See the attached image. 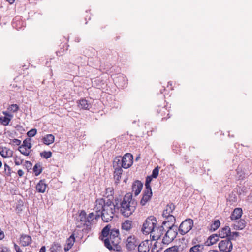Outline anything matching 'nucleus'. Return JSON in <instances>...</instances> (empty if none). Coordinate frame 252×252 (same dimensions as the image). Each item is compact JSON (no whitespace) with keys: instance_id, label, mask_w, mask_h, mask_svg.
Listing matches in <instances>:
<instances>
[{"instance_id":"obj_1","label":"nucleus","mask_w":252,"mask_h":252,"mask_svg":"<svg viewBox=\"0 0 252 252\" xmlns=\"http://www.w3.org/2000/svg\"><path fill=\"white\" fill-rule=\"evenodd\" d=\"M94 210L96 213L95 219L97 220L101 217L102 220L106 222H108L112 220L117 210L113 205L112 197L107 199H97Z\"/></svg>"},{"instance_id":"obj_2","label":"nucleus","mask_w":252,"mask_h":252,"mask_svg":"<svg viewBox=\"0 0 252 252\" xmlns=\"http://www.w3.org/2000/svg\"><path fill=\"white\" fill-rule=\"evenodd\" d=\"M137 204V202L132 199V194L126 193L123 198L119 210L123 216L128 217L135 211Z\"/></svg>"},{"instance_id":"obj_3","label":"nucleus","mask_w":252,"mask_h":252,"mask_svg":"<svg viewBox=\"0 0 252 252\" xmlns=\"http://www.w3.org/2000/svg\"><path fill=\"white\" fill-rule=\"evenodd\" d=\"M119 235L118 229H111L109 237L104 240V244L106 248L109 250L119 251L120 248L119 244L121 242Z\"/></svg>"},{"instance_id":"obj_4","label":"nucleus","mask_w":252,"mask_h":252,"mask_svg":"<svg viewBox=\"0 0 252 252\" xmlns=\"http://www.w3.org/2000/svg\"><path fill=\"white\" fill-rule=\"evenodd\" d=\"M157 219L153 216L148 217L145 220L142 228L143 233L149 234L155 232L156 227Z\"/></svg>"},{"instance_id":"obj_5","label":"nucleus","mask_w":252,"mask_h":252,"mask_svg":"<svg viewBox=\"0 0 252 252\" xmlns=\"http://www.w3.org/2000/svg\"><path fill=\"white\" fill-rule=\"evenodd\" d=\"M167 228L168 230L166 232L162 240V242L164 244H169L174 240L178 234L177 226L171 225L170 226H167Z\"/></svg>"},{"instance_id":"obj_6","label":"nucleus","mask_w":252,"mask_h":252,"mask_svg":"<svg viewBox=\"0 0 252 252\" xmlns=\"http://www.w3.org/2000/svg\"><path fill=\"white\" fill-rule=\"evenodd\" d=\"M193 225V221L192 219H186L180 224L178 228L179 232L182 235H184L192 229Z\"/></svg>"},{"instance_id":"obj_7","label":"nucleus","mask_w":252,"mask_h":252,"mask_svg":"<svg viewBox=\"0 0 252 252\" xmlns=\"http://www.w3.org/2000/svg\"><path fill=\"white\" fill-rule=\"evenodd\" d=\"M218 246L220 251L222 252H231L233 249L232 243L227 238L220 241Z\"/></svg>"},{"instance_id":"obj_8","label":"nucleus","mask_w":252,"mask_h":252,"mask_svg":"<svg viewBox=\"0 0 252 252\" xmlns=\"http://www.w3.org/2000/svg\"><path fill=\"white\" fill-rule=\"evenodd\" d=\"M121 166L125 169L130 167L133 163V156L130 153L126 154L123 157H121Z\"/></svg>"},{"instance_id":"obj_9","label":"nucleus","mask_w":252,"mask_h":252,"mask_svg":"<svg viewBox=\"0 0 252 252\" xmlns=\"http://www.w3.org/2000/svg\"><path fill=\"white\" fill-rule=\"evenodd\" d=\"M139 244V242L135 237L130 236L128 237L126 240V248L129 251L135 250V248Z\"/></svg>"},{"instance_id":"obj_10","label":"nucleus","mask_w":252,"mask_h":252,"mask_svg":"<svg viewBox=\"0 0 252 252\" xmlns=\"http://www.w3.org/2000/svg\"><path fill=\"white\" fill-rule=\"evenodd\" d=\"M187 244L185 243H182L178 246H174L173 247L166 249L164 252H182L186 251Z\"/></svg>"},{"instance_id":"obj_11","label":"nucleus","mask_w":252,"mask_h":252,"mask_svg":"<svg viewBox=\"0 0 252 252\" xmlns=\"http://www.w3.org/2000/svg\"><path fill=\"white\" fill-rule=\"evenodd\" d=\"M164 226V225H163L162 224L161 226L156 227L155 229V232H153L152 233V234H153L152 235L153 240H158L160 238L161 236L163 234V233L165 231Z\"/></svg>"},{"instance_id":"obj_12","label":"nucleus","mask_w":252,"mask_h":252,"mask_svg":"<svg viewBox=\"0 0 252 252\" xmlns=\"http://www.w3.org/2000/svg\"><path fill=\"white\" fill-rule=\"evenodd\" d=\"M143 186V183L139 180H136L133 183L132 190L135 196H137L140 193Z\"/></svg>"},{"instance_id":"obj_13","label":"nucleus","mask_w":252,"mask_h":252,"mask_svg":"<svg viewBox=\"0 0 252 252\" xmlns=\"http://www.w3.org/2000/svg\"><path fill=\"white\" fill-rule=\"evenodd\" d=\"M77 222H81V224L85 225L87 227L88 223L87 214L84 210H81L79 214L78 217L76 218Z\"/></svg>"},{"instance_id":"obj_14","label":"nucleus","mask_w":252,"mask_h":252,"mask_svg":"<svg viewBox=\"0 0 252 252\" xmlns=\"http://www.w3.org/2000/svg\"><path fill=\"white\" fill-rule=\"evenodd\" d=\"M20 243L23 247L30 245L32 242V239L29 235L22 234L20 238Z\"/></svg>"},{"instance_id":"obj_15","label":"nucleus","mask_w":252,"mask_h":252,"mask_svg":"<svg viewBox=\"0 0 252 252\" xmlns=\"http://www.w3.org/2000/svg\"><path fill=\"white\" fill-rule=\"evenodd\" d=\"M48 185L46 183L45 179L40 180L36 186V189L38 192L44 193Z\"/></svg>"},{"instance_id":"obj_16","label":"nucleus","mask_w":252,"mask_h":252,"mask_svg":"<svg viewBox=\"0 0 252 252\" xmlns=\"http://www.w3.org/2000/svg\"><path fill=\"white\" fill-rule=\"evenodd\" d=\"M111 226L107 225L105 226L101 231V235L99 236V239L104 242V240L109 237L111 230Z\"/></svg>"},{"instance_id":"obj_17","label":"nucleus","mask_w":252,"mask_h":252,"mask_svg":"<svg viewBox=\"0 0 252 252\" xmlns=\"http://www.w3.org/2000/svg\"><path fill=\"white\" fill-rule=\"evenodd\" d=\"M75 239L74 234L73 233L71 236L67 239L66 244L64 246V250L65 252L69 250L73 245H74Z\"/></svg>"},{"instance_id":"obj_18","label":"nucleus","mask_w":252,"mask_h":252,"mask_svg":"<svg viewBox=\"0 0 252 252\" xmlns=\"http://www.w3.org/2000/svg\"><path fill=\"white\" fill-rule=\"evenodd\" d=\"M149 250V241L148 240L142 241L138 244V250L139 252H148Z\"/></svg>"},{"instance_id":"obj_19","label":"nucleus","mask_w":252,"mask_h":252,"mask_svg":"<svg viewBox=\"0 0 252 252\" xmlns=\"http://www.w3.org/2000/svg\"><path fill=\"white\" fill-rule=\"evenodd\" d=\"M230 228L228 226H225L219 230V234L220 237L227 238L229 234H230Z\"/></svg>"},{"instance_id":"obj_20","label":"nucleus","mask_w":252,"mask_h":252,"mask_svg":"<svg viewBox=\"0 0 252 252\" xmlns=\"http://www.w3.org/2000/svg\"><path fill=\"white\" fill-rule=\"evenodd\" d=\"M219 237L218 234H212L208 238L207 241L205 242L206 245L210 246L215 244L219 240Z\"/></svg>"},{"instance_id":"obj_21","label":"nucleus","mask_w":252,"mask_h":252,"mask_svg":"<svg viewBox=\"0 0 252 252\" xmlns=\"http://www.w3.org/2000/svg\"><path fill=\"white\" fill-rule=\"evenodd\" d=\"M242 214V209L240 208H235L230 216L231 220H237L241 218Z\"/></svg>"},{"instance_id":"obj_22","label":"nucleus","mask_w":252,"mask_h":252,"mask_svg":"<svg viewBox=\"0 0 252 252\" xmlns=\"http://www.w3.org/2000/svg\"><path fill=\"white\" fill-rule=\"evenodd\" d=\"M175 206L173 203H171L166 205V208L164 210L162 214L163 217L171 215L173 210L175 209Z\"/></svg>"},{"instance_id":"obj_23","label":"nucleus","mask_w":252,"mask_h":252,"mask_svg":"<svg viewBox=\"0 0 252 252\" xmlns=\"http://www.w3.org/2000/svg\"><path fill=\"white\" fill-rule=\"evenodd\" d=\"M164 217L166 219L162 222L163 225L166 226L167 223H169L168 226H170L171 225H173V226H176L174 224L176 219L175 217L173 215H171Z\"/></svg>"},{"instance_id":"obj_24","label":"nucleus","mask_w":252,"mask_h":252,"mask_svg":"<svg viewBox=\"0 0 252 252\" xmlns=\"http://www.w3.org/2000/svg\"><path fill=\"white\" fill-rule=\"evenodd\" d=\"M94 214L93 213H90L88 216H87L88 223L87 224V228L85 229V231L88 232L91 229V225L92 224V221L94 220Z\"/></svg>"},{"instance_id":"obj_25","label":"nucleus","mask_w":252,"mask_h":252,"mask_svg":"<svg viewBox=\"0 0 252 252\" xmlns=\"http://www.w3.org/2000/svg\"><path fill=\"white\" fill-rule=\"evenodd\" d=\"M79 107L83 109L89 110L91 107V104L88 102V101L85 99H82L78 102Z\"/></svg>"},{"instance_id":"obj_26","label":"nucleus","mask_w":252,"mask_h":252,"mask_svg":"<svg viewBox=\"0 0 252 252\" xmlns=\"http://www.w3.org/2000/svg\"><path fill=\"white\" fill-rule=\"evenodd\" d=\"M54 136L52 134H47L46 136L43 137L42 138V140L45 144L49 145L54 142Z\"/></svg>"},{"instance_id":"obj_27","label":"nucleus","mask_w":252,"mask_h":252,"mask_svg":"<svg viewBox=\"0 0 252 252\" xmlns=\"http://www.w3.org/2000/svg\"><path fill=\"white\" fill-rule=\"evenodd\" d=\"M12 154L13 152L12 151L5 147L2 148L1 149H0V154L4 158L11 157L12 156Z\"/></svg>"},{"instance_id":"obj_28","label":"nucleus","mask_w":252,"mask_h":252,"mask_svg":"<svg viewBox=\"0 0 252 252\" xmlns=\"http://www.w3.org/2000/svg\"><path fill=\"white\" fill-rule=\"evenodd\" d=\"M123 170L122 168L116 169L114 172V178L115 180V183H119L122 174Z\"/></svg>"},{"instance_id":"obj_29","label":"nucleus","mask_w":252,"mask_h":252,"mask_svg":"<svg viewBox=\"0 0 252 252\" xmlns=\"http://www.w3.org/2000/svg\"><path fill=\"white\" fill-rule=\"evenodd\" d=\"M246 221L244 220L241 219L236 221L234 224V229L236 230H242L245 228L246 226Z\"/></svg>"},{"instance_id":"obj_30","label":"nucleus","mask_w":252,"mask_h":252,"mask_svg":"<svg viewBox=\"0 0 252 252\" xmlns=\"http://www.w3.org/2000/svg\"><path fill=\"white\" fill-rule=\"evenodd\" d=\"M152 194L143 192V196L140 200V204L142 206H144L151 198Z\"/></svg>"},{"instance_id":"obj_31","label":"nucleus","mask_w":252,"mask_h":252,"mask_svg":"<svg viewBox=\"0 0 252 252\" xmlns=\"http://www.w3.org/2000/svg\"><path fill=\"white\" fill-rule=\"evenodd\" d=\"M204 245L200 244L192 246L189 250V252H203Z\"/></svg>"},{"instance_id":"obj_32","label":"nucleus","mask_w":252,"mask_h":252,"mask_svg":"<svg viewBox=\"0 0 252 252\" xmlns=\"http://www.w3.org/2000/svg\"><path fill=\"white\" fill-rule=\"evenodd\" d=\"M121 159H122L121 156L116 157L114 159L113 167L115 169L122 168L123 167L121 166V162L122 161Z\"/></svg>"},{"instance_id":"obj_33","label":"nucleus","mask_w":252,"mask_h":252,"mask_svg":"<svg viewBox=\"0 0 252 252\" xmlns=\"http://www.w3.org/2000/svg\"><path fill=\"white\" fill-rule=\"evenodd\" d=\"M132 221L130 220H126L122 224V229L126 231H129L132 227Z\"/></svg>"},{"instance_id":"obj_34","label":"nucleus","mask_w":252,"mask_h":252,"mask_svg":"<svg viewBox=\"0 0 252 252\" xmlns=\"http://www.w3.org/2000/svg\"><path fill=\"white\" fill-rule=\"evenodd\" d=\"M106 191H105V196L106 197L105 199H107L108 198H110L111 197L112 198V200L114 199L113 197V194H114V189L112 187H109L106 189Z\"/></svg>"},{"instance_id":"obj_35","label":"nucleus","mask_w":252,"mask_h":252,"mask_svg":"<svg viewBox=\"0 0 252 252\" xmlns=\"http://www.w3.org/2000/svg\"><path fill=\"white\" fill-rule=\"evenodd\" d=\"M162 250V247H161V244L157 241L155 243L154 246L152 248L151 252H159Z\"/></svg>"},{"instance_id":"obj_36","label":"nucleus","mask_w":252,"mask_h":252,"mask_svg":"<svg viewBox=\"0 0 252 252\" xmlns=\"http://www.w3.org/2000/svg\"><path fill=\"white\" fill-rule=\"evenodd\" d=\"M123 198L121 197H116L114 199V201H113V205L115 209L117 210H119L120 208V206L121 205V202H122Z\"/></svg>"},{"instance_id":"obj_37","label":"nucleus","mask_w":252,"mask_h":252,"mask_svg":"<svg viewBox=\"0 0 252 252\" xmlns=\"http://www.w3.org/2000/svg\"><path fill=\"white\" fill-rule=\"evenodd\" d=\"M33 171L35 176H38L42 171V168L39 163H36L33 168Z\"/></svg>"},{"instance_id":"obj_38","label":"nucleus","mask_w":252,"mask_h":252,"mask_svg":"<svg viewBox=\"0 0 252 252\" xmlns=\"http://www.w3.org/2000/svg\"><path fill=\"white\" fill-rule=\"evenodd\" d=\"M21 146L26 148H28V149H31L32 148V144L31 143V138H27L26 139H25L23 141V144L21 145Z\"/></svg>"},{"instance_id":"obj_39","label":"nucleus","mask_w":252,"mask_h":252,"mask_svg":"<svg viewBox=\"0 0 252 252\" xmlns=\"http://www.w3.org/2000/svg\"><path fill=\"white\" fill-rule=\"evenodd\" d=\"M11 118L7 117H0V123L3 126H7L11 121Z\"/></svg>"},{"instance_id":"obj_40","label":"nucleus","mask_w":252,"mask_h":252,"mask_svg":"<svg viewBox=\"0 0 252 252\" xmlns=\"http://www.w3.org/2000/svg\"><path fill=\"white\" fill-rule=\"evenodd\" d=\"M118 81L116 80V82L118 83L119 86L124 87L126 85L125 78L123 76H119L117 78Z\"/></svg>"},{"instance_id":"obj_41","label":"nucleus","mask_w":252,"mask_h":252,"mask_svg":"<svg viewBox=\"0 0 252 252\" xmlns=\"http://www.w3.org/2000/svg\"><path fill=\"white\" fill-rule=\"evenodd\" d=\"M28 148H26L25 147H24L23 146H22L21 145L18 148V150L19 152L23 155L25 156H29L30 154V151H28Z\"/></svg>"},{"instance_id":"obj_42","label":"nucleus","mask_w":252,"mask_h":252,"mask_svg":"<svg viewBox=\"0 0 252 252\" xmlns=\"http://www.w3.org/2000/svg\"><path fill=\"white\" fill-rule=\"evenodd\" d=\"M239 236V233L238 232H233L231 233L230 231V234H229L228 237L227 239L228 240H230V241H231V240H235L236 238L238 237Z\"/></svg>"},{"instance_id":"obj_43","label":"nucleus","mask_w":252,"mask_h":252,"mask_svg":"<svg viewBox=\"0 0 252 252\" xmlns=\"http://www.w3.org/2000/svg\"><path fill=\"white\" fill-rule=\"evenodd\" d=\"M220 220H215L211 226V229L213 230V231H215L216 229H217L220 226Z\"/></svg>"},{"instance_id":"obj_44","label":"nucleus","mask_w":252,"mask_h":252,"mask_svg":"<svg viewBox=\"0 0 252 252\" xmlns=\"http://www.w3.org/2000/svg\"><path fill=\"white\" fill-rule=\"evenodd\" d=\"M7 109L10 112H16L19 110V107L17 104H12L8 107Z\"/></svg>"},{"instance_id":"obj_45","label":"nucleus","mask_w":252,"mask_h":252,"mask_svg":"<svg viewBox=\"0 0 252 252\" xmlns=\"http://www.w3.org/2000/svg\"><path fill=\"white\" fill-rule=\"evenodd\" d=\"M52 152H50V151H48V152H47V151H43L41 153H40V156L43 158H45L46 159H48L49 158H50L51 156H52Z\"/></svg>"},{"instance_id":"obj_46","label":"nucleus","mask_w":252,"mask_h":252,"mask_svg":"<svg viewBox=\"0 0 252 252\" xmlns=\"http://www.w3.org/2000/svg\"><path fill=\"white\" fill-rule=\"evenodd\" d=\"M14 161L16 165H20L23 163L24 159H21L20 157L15 156L14 157Z\"/></svg>"},{"instance_id":"obj_47","label":"nucleus","mask_w":252,"mask_h":252,"mask_svg":"<svg viewBox=\"0 0 252 252\" xmlns=\"http://www.w3.org/2000/svg\"><path fill=\"white\" fill-rule=\"evenodd\" d=\"M159 170V167L158 166H157L156 167H155L153 169V170L152 171V174L151 176L152 177H153L154 178H157V177L158 175Z\"/></svg>"},{"instance_id":"obj_48","label":"nucleus","mask_w":252,"mask_h":252,"mask_svg":"<svg viewBox=\"0 0 252 252\" xmlns=\"http://www.w3.org/2000/svg\"><path fill=\"white\" fill-rule=\"evenodd\" d=\"M37 133V130L35 128H33L29 130L27 135L29 137H32L34 136Z\"/></svg>"},{"instance_id":"obj_49","label":"nucleus","mask_w":252,"mask_h":252,"mask_svg":"<svg viewBox=\"0 0 252 252\" xmlns=\"http://www.w3.org/2000/svg\"><path fill=\"white\" fill-rule=\"evenodd\" d=\"M145 189L143 192H146L147 194L148 193H149L150 194H152V189H151L150 184H145Z\"/></svg>"},{"instance_id":"obj_50","label":"nucleus","mask_w":252,"mask_h":252,"mask_svg":"<svg viewBox=\"0 0 252 252\" xmlns=\"http://www.w3.org/2000/svg\"><path fill=\"white\" fill-rule=\"evenodd\" d=\"M4 170L6 171L7 170V172H6V175L8 176H10L12 171H11V168L6 163H4Z\"/></svg>"},{"instance_id":"obj_51","label":"nucleus","mask_w":252,"mask_h":252,"mask_svg":"<svg viewBox=\"0 0 252 252\" xmlns=\"http://www.w3.org/2000/svg\"><path fill=\"white\" fill-rule=\"evenodd\" d=\"M21 141L17 139H14L11 140V142L10 143V144H12L13 145H17V146H21Z\"/></svg>"},{"instance_id":"obj_52","label":"nucleus","mask_w":252,"mask_h":252,"mask_svg":"<svg viewBox=\"0 0 252 252\" xmlns=\"http://www.w3.org/2000/svg\"><path fill=\"white\" fill-rule=\"evenodd\" d=\"M166 111H167L166 108H165V107H162L161 108H160L159 110L158 109L157 112L158 114L161 113V116H163V114H165Z\"/></svg>"},{"instance_id":"obj_53","label":"nucleus","mask_w":252,"mask_h":252,"mask_svg":"<svg viewBox=\"0 0 252 252\" xmlns=\"http://www.w3.org/2000/svg\"><path fill=\"white\" fill-rule=\"evenodd\" d=\"M24 165L27 170L31 169L32 167V163L29 161H25Z\"/></svg>"},{"instance_id":"obj_54","label":"nucleus","mask_w":252,"mask_h":252,"mask_svg":"<svg viewBox=\"0 0 252 252\" xmlns=\"http://www.w3.org/2000/svg\"><path fill=\"white\" fill-rule=\"evenodd\" d=\"M199 241H198V238L197 237L194 238L192 239L191 241V244L192 246H194L195 245H198Z\"/></svg>"},{"instance_id":"obj_55","label":"nucleus","mask_w":252,"mask_h":252,"mask_svg":"<svg viewBox=\"0 0 252 252\" xmlns=\"http://www.w3.org/2000/svg\"><path fill=\"white\" fill-rule=\"evenodd\" d=\"M153 178L151 176H148L146 178L145 184H150Z\"/></svg>"},{"instance_id":"obj_56","label":"nucleus","mask_w":252,"mask_h":252,"mask_svg":"<svg viewBox=\"0 0 252 252\" xmlns=\"http://www.w3.org/2000/svg\"><path fill=\"white\" fill-rule=\"evenodd\" d=\"M3 114L5 115L4 117H7L8 118H10L11 119L13 117V115L10 114L8 112L3 111Z\"/></svg>"},{"instance_id":"obj_57","label":"nucleus","mask_w":252,"mask_h":252,"mask_svg":"<svg viewBox=\"0 0 252 252\" xmlns=\"http://www.w3.org/2000/svg\"><path fill=\"white\" fill-rule=\"evenodd\" d=\"M14 247L16 252H23L20 247L16 243H14Z\"/></svg>"},{"instance_id":"obj_58","label":"nucleus","mask_w":252,"mask_h":252,"mask_svg":"<svg viewBox=\"0 0 252 252\" xmlns=\"http://www.w3.org/2000/svg\"><path fill=\"white\" fill-rule=\"evenodd\" d=\"M17 174H18V176L21 177L23 176V175H24V172L22 170L19 169L17 171Z\"/></svg>"},{"instance_id":"obj_59","label":"nucleus","mask_w":252,"mask_h":252,"mask_svg":"<svg viewBox=\"0 0 252 252\" xmlns=\"http://www.w3.org/2000/svg\"><path fill=\"white\" fill-rule=\"evenodd\" d=\"M39 252H46V247L45 246H42L40 250H39Z\"/></svg>"},{"instance_id":"obj_60","label":"nucleus","mask_w":252,"mask_h":252,"mask_svg":"<svg viewBox=\"0 0 252 252\" xmlns=\"http://www.w3.org/2000/svg\"><path fill=\"white\" fill-rule=\"evenodd\" d=\"M9 250L7 247H5L2 249L1 252H9Z\"/></svg>"},{"instance_id":"obj_61","label":"nucleus","mask_w":252,"mask_h":252,"mask_svg":"<svg viewBox=\"0 0 252 252\" xmlns=\"http://www.w3.org/2000/svg\"><path fill=\"white\" fill-rule=\"evenodd\" d=\"M10 4H12L14 2L15 0H6Z\"/></svg>"},{"instance_id":"obj_62","label":"nucleus","mask_w":252,"mask_h":252,"mask_svg":"<svg viewBox=\"0 0 252 252\" xmlns=\"http://www.w3.org/2000/svg\"><path fill=\"white\" fill-rule=\"evenodd\" d=\"M208 252H219L217 250H210Z\"/></svg>"},{"instance_id":"obj_63","label":"nucleus","mask_w":252,"mask_h":252,"mask_svg":"<svg viewBox=\"0 0 252 252\" xmlns=\"http://www.w3.org/2000/svg\"><path fill=\"white\" fill-rule=\"evenodd\" d=\"M16 19H17V17H16L15 19H13V21L12 22V26H13V27L15 26V20H16Z\"/></svg>"},{"instance_id":"obj_64","label":"nucleus","mask_w":252,"mask_h":252,"mask_svg":"<svg viewBox=\"0 0 252 252\" xmlns=\"http://www.w3.org/2000/svg\"><path fill=\"white\" fill-rule=\"evenodd\" d=\"M54 246L56 247L57 248V247H60V248H61L60 246L58 245V244H54Z\"/></svg>"}]
</instances>
